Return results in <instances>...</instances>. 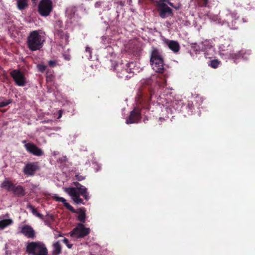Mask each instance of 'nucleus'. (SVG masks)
Here are the masks:
<instances>
[{"label": "nucleus", "mask_w": 255, "mask_h": 255, "mask_svg": "<svg viewBox=\"0 0 255 255\" xmlns=\"http://www.w3.org/2000/svg\"><path fill=\"white\" fill-rule=\"evenodd\" d=\"M74 187H68L64 188V191L67 193L77 204H84L83 200L80 198V196H83L86 200L89 199V193L87 189L78 182H74Z\"/></svg>", "instance_id": "obj_1"}, {"label": "nucleus", "mask_w": 255, "mask_h": 255, "mask_svg": "<svg viewBox=\"0 0 255 255\" xmlns=\"http://www.w3.org/2000/svg\"><path fill=\"white\" fill-rule=\"evenodd\" d=\"M219 53L222 58L225 60L232 59L235 63H237L241 58L247 59L246 57L243 55L242 52L235 53L232 47L228 44L220 45L219 47Z\"/></svg>", "instance_id": "obj_2"}, {"label": "nucleus", "mask_w": 255, "mask_h": 255, "mask_svg": "<svg viewBox=\"0 0 255 255\" xmlns=\"http://www.w3.org/2000/svg\"><path fill=\"white\" fill-rule=\"evenodd\" d=\"M135 65V63L132 62L126 65L123 63L117 64L114 67V70L117 72L118 77L126 79L130 78L132 74L136 72Z\"/></svg>", "instance_id": "obj_3"}, {"label": "nucleus", "mask_w": 255, "mask_h": 255, "mask_svg": "<svg viewBox=\"0 0 255 255\" xmlns=\"http://www.w3.org/2000/svg\"><path fill=\"white\" fill-rule=\"evenodd\" d=\"M45 39L38 31L34 30L30 32L27 37V45L31 51L40 50L43 46Z\"/></svg>", "instance_id": "obj_4"}, {"label": "nucleus", "mask_w": 255, "mask_h": 255, "mask_svg": "<svg viewBox=\"0 0 255 255\" xmlns=\"http://www.w3.org/2000/svg\"><path fill=\"white\" fill-rule=\"evenodd\" d=\"M150 63L152 69L156 72L163 73L164 62L161 52L156 49L152 50L150 56Z\"/></svg>", "instance_id": "obj_5"}, {"label": "nucleus", "mask_w": 255, "mask_h": 255, "mask_svg": "<svg viewBox=\"0 0 255 255\" xmlns=\"http://www.w3.org/2000/svg\"><path fill=\"white\" fill-rule=\"evenodd\" d=\"M194 49L196 51H203L206 58H211L215 55V48L210 40H206L198 44H195Z\"/></svg>", "instance_id": "obj_6"}, {"label": "nucleus", "mask_w": 255, "mask_h": 255, "mask_svg": "<svg viewBox=\"0 0 255 255\" xmlns=\"http://www.w3.org/2000/svg\"><path fill=\"white\" fill-rule=\"evenodd\" d=\"M27 253L31 255H47V250L41 242H35L28 243L26 246Z\"/></svg>", "instance_id": "obj_7"}, {"label": "nucleus", "mask_w": 255, "mask_h": 255, "mask_svg": "<svg viewBox=\"0 0 255 255\" xmlns=\"http://www.w3.org/2000/svg\"><path fill=\"white\" fill-rule=\"evenodd\" d=\"M238 18V16H237V13L236 12H231L230 11L228 10L226 13V19L225 20V21H221V19H218V17L217 15H210V19L213 21H218V23L224 24L225 22L227 23L228 26L231 29H236L235 26V23H236V20Z\"/></svg>", "instance_id": "obj_8"}, {"label": "nucleus", "mask_w": 255, "mask_h": 255, "mask_svg": "<svg viewBox=\"0 0 255 255\" xmlns=\"http://www.w3.org/2000/svg\"><path fill=\"white\" fill-rule=\"evenodd\" d=\"M52 5L51 0H41L38 5V12L41 16L46 17L52 11Z\"/></svg>", "instance_id": "obj_9"}, {"label": "nucleus", "mask_w": 255, "mask_h": 255, "mask_svg": "<svg viewBox=\"0 0 255 255\" xmlns=\"http://www.w3.org/2000/svg\"><path fill=\"white\" fill-rule=\"evenodd\" d=\"M90 232L89 228L85 227L83 224H78L71 233V236L76 238H81L88 235Z\"/></svg>", "instance_id": "obj_10"}, {"label": "nucleus", "mask_w": 255, "mask_h": 255, "mask_svg": "<svg viewBox=\"0 0 255 255\" xmlns=\"http://www.w3.org/2000/svg\"><path fill=\"white\" fill-rule=\"evenodd\" d=\"M10 75L17 86L23 87L26 85L27 81L25 75L20 70L16 69L12 71Z\"/></svg>", "instance_id": "obj_11"}, {"label": "nucleus", "mask_w": 255, "mask_h": 255, "mask_svg": "<svg viewBox=\"0 0 255 255\" xmlns=\"http://www.w3.org/2000/svg\"><path fill=\"white\" fill-rule=\"evenodd\" d=\"M55 38L56 41L62 46L68 43L69 34L62 30H58L55 32Z\"/></svg>", "instance_id": "obj_12"}, {"label": "nucleus", "mask_w": 255, "mask_h": 255, "mask_svg": "<svg viewBox=\"0 0 255 255\" xmlns=\"http://www.w3.org/2000/svg\"><path fill=\"white\" fill-rule=\"evenodd\" d=\"M158 9L159 16L162 18L172 16L173 12L171 8L168 7L164 2H158Z\"/></svg>", "instance_id": "obj_13"}, {"label": "nucleus", "mask_w": 255, "mask_h": 255, "mask_svg": "<svg viewBox=\"0 0 255 255\" xmlns=\"http://www.w3.org/2000/svg\"><path fill=\"white\" fill-rule=\"evenodd\" d=\"M20 232L28 238L33 239L35 237V231L29 225H24L19 227Z\"/></svg>", "instance_id": "obj_14"}, {"label": "nucleus", "mask_w": 255, "mask_h": 255, "mask_svg": "<svg viewBox=\"0 0 255 255\" xmlns=\"http://www.w3.org/2000/svg\"><path fill=\"white\" fill-rule=\"evenodd\" d=\"M24 146L29 152L34 155L39 156L43 153V151L33 143H27L25 144Z\"/></svg>", "instance_id": "obj_15"}, {"label": "nucleus", "mask_w": 255, "mask_h": 255, "mask_svg": "<svg viewBox=\"0 0 255 255\" xmlns=\"http://www.w3.org/2000/svg\"><path fill=\"white\" fill-rule=\"evenodd\" d=\"M140 119V113L138 110L134 109L130 112L128 118L126 120L127 124L136 123Z\"/></svg>", "instance_id": "obj_16"}, {"label": "nucleus", "mask_w": 255, "mask_h": 255, "mask_svg": "<svg viewBox=\"0 0 255 255\" xmlns=\"http://www.w3.org/2000/svg\"><path fill=\"white\" fill-rule=\"evenodd\" d=\"M38 169V165L36 163H28L25 165L23 168L24 174L28 176L33 175Z\"/></svg>", "instance_id": "obj_17"}, {"label": "nucleus", "mask_w": 255, "mask_h": 255, "mask_svg": "<svg viewBox=\"0 0 255 255\" xmlns=\"http://www.w3.org/2000/svg\"><path fill=\"white\" fill-rule=\"evenodd\" d=\"M13 223L11 219L9 218L7 214L0 216V230H3L7 226H10Z\"/></svg>", "instance_id": "obj_18"}, {"label": "nucleus", "mask_w": 255, "mask_h": 255, "mask_svg": "<svg viewBox=\"0 0 255 255\" xmlns=\"http://www.w3.org/2000/svg\"><path fill=\"white\" fill-rule=\"evenodd\" d=\"M164 42L169 48L174 52L176 53L179 50V44L176 41L166 39L164 40Z\"/></svg>", "instance_id": "obj_19"}, {"label": "nucleus", "mask_w": 255, "mask_h": 255, "mask_svg": "<svg viewBox=\"0 0 255 255\" xmlns=\"http://www.w3.org/2000/svg\"><path fill=\"white\" fill-rule=\"evenodd\" d=\"M54 198L55 199L56 201L61 202L63 203L64 206L69 210L71 211H74V208L72 206H71L68 203L66 202V200L63 197H60L58 196L57 195H55L54 196Z\"/></svg>", "instance_id": "obj_20"}, {"label": "nucleus", "mask_w": 255, "mask_h": 255, "mask_svg": "<svg viewBox=\"0 0 255 255\" xmlns=\"http://www.w3.org/2000/svg\"><path fill=\"white\" fill-rule=\"evenodd\" d=\"M183 102L181 100H174L171 105V106L176 111H180L183 107Z\"/></svg>", "instance_id": "obj_21"}, {"label": "nucleus", "mask_w": 255, "mask_h": 255, "mask_svg": "<svg viewBox=\"0 0 255 255\" xmlns=\"http://www.w3.org/2000/svg\"><path fill=\"white\" fill-rule=\"evenodd\" d=\"M28 0H16L17 8L20 10L25 9L28 6Z\"/></svg>", "instance_id": "obj_22"}, {"label": "nucleus", "mask_w": 255, "mask_h": 255, "mask_svg": "<svg viewBox=\"0 0 255 255\" xmlns=\"http://www.w3.org/2000/svg\"><path fill=\"white\" fill-rule=\"evenodd\" d=\"M12 191L15 195L18 196H22L24 195V190L23 187L19 185L17 186L14 185Z\"/></svg>", "instance_id": "obj_23"}, {"label": "nucleus", "mask_w": 255, "mask_h": 255, "mask_svg": "<svg viewBox=\"0 0 255 255\" xmlns=\"http://www.w3.org/2000/svg\"><path fill=\"white\" fill-rule=\"evenodd\" d=\"M61 252V247L59 242H56L53 245V255H59Z\"/></svg>", "instance_id": "obj_24"}, {"label": "nucleus", "mask_w": 255, "mask_h": 255, "mask_svg": "<svg viewBox=\"0 0 255 255\" xmlns=\"http://www.w3.org/2000/svg\"><path fill=\"white\" fill-rule=\"evenodd\" d=\"M14 185L7 180H5L1 184V187L8 191H12Z\"/></svg>", "instance_id": "obj_25"}, {"label": "nucleus", "mask_w": 255, "mask_h": 255, "mask_svg": "<svg viewBox=\"0 0 255 255\" xmlns=\"http://www.w3.org/2000/svg\"><path fill=\"white\" fill-rule=\"evenodd\" d=\"M27 207L31 211L33 215L41 219H43V216L40 213H38L36 209H35L34 207L31 205H28Z\"/></svg>", "instance_id": "obj_26"}, {"label": "nucleus", "mask_w": 255, "mask_h": 255, "mask_svg": "<svg viewBox=\"0 0 255 255\" xmlns=\"http://www.w3.org/2000/svg\"><path fill=\"white\" fill-rule=\"evenodd\" d=\"M78 218L80 221L85 223L86 219V213L85 210L84 208L80 209Z\"/></svg>", "instance_id": "obj_27"}, {"label": "nucleus", "mask_w": 255, "mask_h": 255, "mask_svg": "<svg viewBox=\"0 0 255 255\" xmlns=\"http://www.w3.org/2000/svg\"><path fill=\"white\" fill-rule=\"evenodd\" d=\"M75 7H69L66 9V14L70 19H72L75 12Z\"/></svg>", "instance_id": "obj_28"}, {"label": "nucleus", "mask_w": 255, "mask_h": 255, "mask_svg": "<svg viewBox=\"0 0 255 255\" xmlns=\"http://www.w3.org/2000/svg\"><path fill=\"white\" fill-rule=\"evenodd\" d=\"M62 21L60 20H58L55 22L54 27H55V32H56L58 30H62Z\"/></svg>", "instance_id": "obj_29"}, {"label": "nucleus", "mask_w": 255, "mask_h": 255, "mask_svg": "<svg viewBox=\"0 0 255 255\" xmlns=\"http://www.w3.org/2000/svg\"><path fill=\"white\" fill-rule=\"evenodd\" d=\"M12 245L9 243L5 244V255H10L12 250Z\"/></svg>", "instance_id": "obj_30"}, {"label": "nucleus", "mask_w": 255, "mask_h": 255, "mask_svg": "<svg viewBox=\"0 0 255 255\" xmlns=\"http://www.w3.org/2000/svg\"><path fill=\"white\" fill-rule=\"evenodd\" d=\"M220 63V61L218 60H213L210 61L209 65L212 68H216L219 66Z\"/></svg>", "instance_id": "obj_31"}, {"label": "nucleus", "mask_w": 255, "mask_h": 255, "mask_svg": "<svg viewBox=\"0 0 255 255\" xmlns=\"http://www.w3.org/2000/svg\"><path fill=\"white\" fill-rule=\"evenodd\" d=\"M53 220L54 217L52 215H48V219L44 221L45 224L51 228L50 222L53 221Z\"/></svg>", "instance_id": "obj_32"}, {"label": "nucleus", "mask_w": 255, "mask_h": 255, "mask_svg": "<svg viewBox=\"0 0 255 255\" xmlns=\"http://www.w3.org/2000/svg\"><path fill=\"white\" fill-rule=\"evenodd\" d=\"M92 50L91 48L86 47V53L85 56L88 59H91L92 58Z\"/></svg>", "instance_id": "obj_33"}, {"label": "nucleus", "mask_w": 255, "mask_h": 255, "mask_svg": "<svg viewBox=\"0 0 255 255\" xmlns=\"http://www.w3.org/2000/svg\"><path fill=\"white\" fill-rule=\"evenodd\" d=\"M11 102L10 100L1 101H0V108L5 107Z\"/></svg>", "instance_id": "obj_34"}, {"label": "nucleus", "mask_w": 255, "mask_h": 255, "mask_svg": "<svg viewBox=\"0 0 255 255\" xmlns=\"http://www.w3.org/2000/svg\"><path fill=\"white\" fill-rule=\"evenodd\" d=\"M7 28L10 32H11L12 33H14L15 31H16V27L14 25L9 23L8 25L7 26Z\"/></svg>", "instance_id": "obj_35"}, {"label": "nucleus", "mask_w": 255, "mask_h": 255, "mask_svg": "<svg viewBox=\"0 0 255 255\" xmlns=\"http://www.w3.org/2000/svg\"><path fill=\"white\" fill-rule=\"evenodd\" d=\"M199 5L201 6H206L207 4L208 0H196Z\"/></svg>", "instance_id": "obj_36"}, {"label": "nucleus", "mask_w": 255, "mask_h": 255, "mask_svg": "<svg viewBox=\"0 0 255 255\" xmlns=\"http://www.w3.org/2000/svg\"><path fill=\"white\" fill-rule=\"evenodd\" d=\"M37 67L41 72H43L46 69V66L43 64H38Z\"/></svg>", "instance_id": "obj_37"}, {"label": "nucleus", "mask_w": 255, "mask_h": 255, "mask_svg": "<svg viewBox=\"0 0 255 255\" xmlns=\"http://www.w3.org/2000/svg\"><path fill=\"white\" fill-rule=\"evenodd\" d=\"M52 74L51 72H50V73L49 74V72L48 71H47V73H46V78H47V80H52Z\"/></svg>", "instance_id": "obj_38"}, {"label": "nucleus", "mask_w": 255, "mask_h": 255, "mask_svg": "<svg viewBox=\"0 0 255 255\" xmlns=\"http://www.w3.org/2000/svg\"><path fill=\"white\" fill-rule=\"evenodd\" d=\"M67 161V158L66 156H62L61 158H59V161L61 162H66Z\"/></svg>", "instance_id": "obj_39"}, {"label": "nucleus", "mask_w": 255, "mask_h": 255, "mask_svg": "<svg viewBox=\"0 0 255 255\" xmlns=\"http://www.w3.org/2000/svg\"><path fill=\"white\" fill-rule=\"evenodd\" d=\"M76 179L79 181H82L84 179V177L81 175H76Z\"/></svg>", "instance_id": "obj_40"}, {"label": "nucleus", "mask_w": 255, "mask_h": 255, "mask_svg": "<svg viewBox=\"0 0 255 255\" xmlns=\"http://www.w3.org/2000/svg\"><path fill=\"white\" fill-rule=\"evenodd\" d=\"M49 65L51 66H54L56 65V62L53 60H50L48 62Z\"/></svg>", "instance_id": "obj_41"}, {"label": "nucleus", "mask_w": 255, "mask_h": 255, "mask_svg": "<svg viewBox=\"0 0 255 255\" xmlns=\"http://www.w3.org/2000/svg\"><path fill=\"white\" fill-rule=\"evenodd\" d=\"M102 1H97L95 3V6L97 8L98 7H99L101 4H102Z\"/></svg>", "instance_id": "obj_42"}, {"label": "nucleus", "mask_w": 255, "mask_h": 255, "mask_svg": "<svg viewBox=\"0 0 255 255\" xmlns=\"http://www.w3.org/2000/svg\"><path fill=\"white\" fill-rule=\"evenodd\" d=\"M150 100L154 96V92L153 91H150Z\"/></svg>", "instance_id": "obj_43"}, {"label": "nucleus", "mask_w": 255, "mask_h": 255, "mask_svg": "<svg viewBox=\"0 0 255 255\" xmlns=\"http://www.w3.org/2000/svg\"><path fill=\"white\" fill-rule=\"evenodd\" d=\"M63 242L64 243H65L66 245H67L68 244V239H66V238H64L63 240H62Z\"/></svg>", "instance_id": "obj_44"}, {"label": "nucleus", "mask_w": 255, "mask_h": 255, "mask_svg": "<svg viewBox=\"0 0 255 255\" xmlns=\"http://www.w3.org/2000/svg\"><path fill=\"white\" fill-rule=\"evenodd\" d=\"M167 2H168V3L170 6H172V7H174V5H173V3H171V2H169V1H168V0L167 1ZM175 8H177V7H175Z\"/></svg>", "instance_id": "obj_45"}, {"label": "nucleus", "mask_w": 255, "mask_h": 255, "mask_svg": "<svg viewBox=\"0 0 255 255\" xmlns=\"http://www.w3.org/2000/svg\"><path fill=\"white\" fill-rule=\"evenodd\" d=\"M60 128H61L60 127H56V128H54L53 129L55 130L58 131V130H59L60 129Z\"/></svg>", "instance_id": "obj_46"}, {"label": "nucleus", "mask_w": 255, "mask_h": 255, "mask_svg": "<svg viewBox=\"0 0 255 255\" xmlns=\"http://www.w3.org/2000/svg\"><path fill=\"white\" fill-rule=\"evenodd\" d=\"M67 245V246L68 247V248H69V249H70V248H71L72 247V245H71V244H67V245Z\"/></svg>", "instance_id": "obj_47"}, {"label": "nucleus", "mask_w": 255, "mask_h": 255, "mask_svg": "<svg viewBox=\"0 0 255 255\" xmlns=\"http://www.w3.org/2000/svg\"><path fill=\"white\" fill-rule=\"evenodd\" d=\"M137 96L138 97H142V94L141 93H139L137 94Z\"/></svg>", "instance_id": "obj_48"}, {"label": "nucleus", "mask_w": 255, "mask_h": 255, "mask_svg": "<svg viewBox=\"0 0 255 255\" xmlns=\"http://www.w3.org/2000/svg\"><path fill=\"white\" fill-rule=\"evenodd\" d=\"M107 39V38L104 36L102 37V41L104 42H105V39Z\"/></svg>", "instance_id": "obj_49"}, {"label": "nucleus", "mask_w": 255, "mask_h": 255, "mask_svg": "<svg viewBox=\"0 0 255 255\" xmlns=\"http://www.w3.org/2000/svg\"><path fill=\"white\" fill-rule=\"evenodd\" d=\"M161 1L159 2H167L168 0H160Z\"/></svg>", "instance_id": "obj_50"}, {"label": "nucleus", "mask_w": 255, "mask_h": 255, "mask_svg": "<svg viewBox=\"0 0 255 255\" xmlns=\"http://www.w3.org/2000/svg\"><path fill=\"white\" fill-rule=\"evenodd\" d=\"M37 0H32L33 3H34L35 4H36Z\"/></svg>", "instance_id": "obj_51"}, {"label": "nucleus", "mask_w": 255, "mask_h": 255, "mask_svg": "<svg viewBox=\"0 0 255 255\" xmlns=\"http://www.w3.org/2000/svg\"><path fill=\"white\" fill-rule=\"evenodd\" d=\"M65 59L67 60H69L70 59V58L68 56H65Z\"/></svg>", "instance_id": "obj_52"}, {"label": "nucleus", "mask_w": 255, "mask_h": 255, "mask_svg": "<svg viewBox=\"0 0 255 255\" xmlns=\"http://www.w3.org/2000/svg\"><path fill=\"white\" fill-rule=\"evenodd\" d=\"M61 116H62L61 113H59V117H58V118H61Z\"/></svg>", "instance_id": "obj_53"}, {"label": "nucleus", "mask_w": 255, "mask_h": 255, "mask_svg": "<svg viewBox=\"0 0 255 255\" xmlns=\"http://www.w3.org/2000/svg\"><path fill=\"white\" fill-rule=\"evenodd\" d=\"M248 54L249 55L250 54V52L249 51H247Z\"/></svg>", "instance_id": "obj_54"}, {"label": "nucleus", "mask_w": 255, "mask_h": 255, "mask_svg": "<svg viewBox=\"0 0 255 255\" xmlns=\"http://www.w3.org/2000/svg\"><path fill=\"white\" fill-rule=\"evenodd\" d=\"M53 154H54V155H56V152L54 151V152H53Z\"/></svg>", "instance_id": "obj_55"}, {"label": "nucleus", "mask_w": 255, "mask_h": 255, "mask_svg": "<svg viewBox=\"0 0 255 255\" xmlns=\"http://www.w3.org/2000/svg\"><path fill=\"white\" fill-rule=\"evenodd\" d=\"M22 142H23V143H25V142H26V141H25V140H24V141H22Z\"/></svg>", "instance_id": "obj_56"}, {"label": "nucleus", "mask_w": 255, "mask_h": 255, "mask_svg": "<svg viewBox=\"0 0 255 255\" xmlns=\"http://www.w3.org/2000/svg\"><path fill=\"white\" fill-rule=\"evenodd\" d=\"M96 171H98V169H96Z\"/></svg>", "instance_id": "obj_57"}, {"label": "nucleus", "mask_w": 255, "mask_h": 255, "mask_svg": "<svg viewBox=\"0 0 255 255\" xmlns=\"http://www.w3.org/2000/svg\"><path fill=\"white\" fill-rule=\"evenodd\" d=\"M91 255H95L91 254Z\"/></svg>", "instance_id": "obj_58"}]
</instances>
